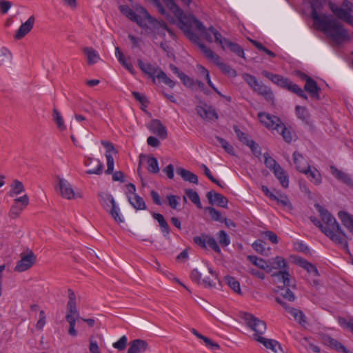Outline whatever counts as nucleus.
<instances>
[{
  "label": "nucleus",
  "instance_id": "1",
  "mask_svg": "<svg viewBox=\"0 0 353 353\" xmlns=\"http://www.w3.org/2000/svg\"><path fill=\"white\" fill-rule=\"evenodd\" d=\"M327 0H311L310 17L314 27L323 32L338 45L349 41L350 37L342 23L331 14H321Z\"/></svg>",
  "mask_w": 353,
  "mask_h": 353
},
{
  "label": "nucleus",
  "instance_id": "2",
  "mask_svg": "<svg viewBox=\"0 0 353 353\" xmlns=\"http://www.w3.org/2000/svg\"><path fill=\"white\" fill-rule=\"evenodd\" d=\"M119 10L123 15L136 22L143 29L144 33L150 35L153 39H156L157 37L164 38L167 32L172 38L175 37L172 30L168 28L164 21H159L152 17L143 7L137 8L138 13L128 6H121Z\"/></svg>",
  "mask_w": 353,
  "mask_h": 353
},
{
  "label": "nucleus",
  "instance_id": "3",
  "mask_svg": "<svg viewBox=\"0 0 353 353\" xmlns=\"http://www.w3.org/2000/svg\"><path fill=\"white\" fill-rule=\"evenodd\" d=\"M316 208L320 213L323 223L314 216L310 217L311 221L336 245L341 246L347 254H350L347 235L335 218L320 205H316Z\"/></svg>",
  "mask_w": 353,
  "mask_h": 353
},
{
  "label": "nucleus",
  "instance_id": "4",
  "mask_svg": "<svg viewBox=\"0 0 353 353\" xmlns=\"http://www.w3.org/2000/svg\"><path fill=\"white\" fill-rule=\"evenodd\" d=\"M192 20L195 25V28L200 32L201 36L207 41L210 43L214 41L219 44L223 50L229 49L230 52L234 53L238 57L245 59L244 50L239 44L223 37L221 33L212 26L206 29L203 23L196 17H192Z\"/></svg>",
  "mask_w": 353,
  "mask_h": 353
},
{
  "label": "nucleus",
  "instance_id": "5",
  "mask_svg": "<svg viewBox=\"0 0 353 353\" xmlns=\"http://www.w3.org/2000/svg\"><path fill=\"white\" fill-rule=\"evenodd\" d=\"M166 6L170 9V10L174 14L176 19L173 17H170L165 12V10L159 2V0H153L154 4L157 8L159 12L165 15L167 19L172 23H175L178 21V25L179 28L183 31V32L188 36V37L190 39V33H194L191 27H194L195 25L193 23L192 18L194 17V16H189L186 18V21H184L185 17H183V12L181 10V8L174 3V0H163ZM182 2L189 6L191 3V0H181Z\"/></svg>",
  "mask_w": 353,
  "mask_h": 353
},
{
  "label": "nucleus",
  "instance_id": "6",
  "mask_svg": "<svg viewBox=\"0 0 353 353\" xmlns=\"http://www.w3.org/2000/svg\"><path fill=\"white\" fill-rule=\"evenodd\" d=\"M190 40L199 46L205 57L215 64L223 74L230 77H235L237 75L236 70L228 64L221 61V57L206 46L196 34L190 33Z\"/></svg>",
  "mask_w": 353,
  "mask_h": 353
},
{
  "label": "nucleus",
  "instance_id": "7",
  "mask_svg": "<svg viewBox=\"0 0 353 353\" xmlns=\"http://www.w3.org/2000/svg\"><path fill=\"white\" fill-rule=\"evenodd\" d=\"M328 6L335 16L353 26V4L348 0L343 1V8H339L332 1H327Z\"/></svg>",
  "mask_w": 353,
  "mask_h": 353
},
{
  "label": "nucleus",
  "instance_id": "8",
  "mask_svg": "<svg viewBox=\"0 0 353 353\" xmlns=\"http://www.w3.org/2000/svg\"><path fill=\"white\" fill-rule=\"evenodd\" d=\"M243 319L246 325L254 332L253 337L255 340L257 337H261L265 332L267 327L265 321L249 313L244 314Z\"/></svg>",
  "mask_w": 353,
  "mask_h": 353
},
{
  "label": "nucleus",
  "instance_id": "9",
  "mask_svg": "<svg viewBox=\"0 0 353 353\" xmlns=\"http://www.w3.org/2000/svg\"><path fill=\"white\" fill-rule=\"evenodd\" d=\"M100 196H101V204L104 208L110 207L111 206L112 208L109 211L110 214H111L112 217L114 219V221L117 223H123V219L120 215V210L119 208L117 205L116 202L110 194H102Z\"/></svg>",
  "mask_w": 353,
  "mask_h": 353
},
{
  "label": "nucleus",
  "instance_id": "10",
  "mask_svg": "<svg viewBox=\"0 0 353 353\" xmlns=\"http://www.w3.org/2000/svg\"><path fill=\"white\" fill-rule=\"evenodd\" d=\"M29 204V197L27 194L17 198L14 200L10 210V216L12 219L17 218Z\"/></svg>",
  "mask_w": 353,
  "mask_h": 353
},
{
  "label": "nucleus",
  "instance_id": "11",
  "mask_svg": "<svg viewBox=\"0 0 353 353\" xmlns=\"http://www.w3.org/2000/svg\"><path fill=\"white\" fill-rule=\"evenodd\" d=\"M36 261V256L32 252L27 254H22L21 259L17 262L14 271L22 272L30 269Z\"/></svg>",
  "mask_w": 353,
  "mask_h": 353
},
{
  "label": "nucleus",
  "instance_id": "12",
  "mask_svg": "<svg viewBox=\"0 0 353 353\" xmlns=\"http://www.w3.org/2000/svg\"><path fill=\"white\" fill-rule=\"evenodd\" d=\"M59 188L61 196L67 199H72L75 196L77 197H81L79 193L75 194L71 184L65 179L58 177Z\"/></svg>",
  "mask_w": 353,
  "mask_h": 353
},
{
  "label": "nucleus",
  "instance_id": "13",
  "mask_svg": "<svg viewBox=\"0 0 353 353\" xmlns=\"http://www.w3.org/2000/svg\"><path fill=\"white\" fill-rule=\"evenodd\" d=\"M258 117L260 121L268 128L276 130L281 124L280 119L276 116L271 115L265 112H259Z\"/></svg>",
  "mask_w": 353,
  "mask_h": 353
},
{
  "label": "nucleus",
  "instance_id": "14",
  "mask_svg": "<svg viewBox=\"0 0 353 353\" xmlns=\"http://www.w3.org/2000/svg\"><path fill=\"white\" fill-rule=\"evenodd\" d=\"M35 22V17L32 15L28 20L22 23L14 35V38L17 40H20L23 38L28 32L32 29Z\"/></svg>",
  "mask_w": 353,
  "mask_h": 353
},
{
  "label": "nucleus",
  "instance_id": "15",
  "mask_svg": "<svg viewBox=\"0 0 353 353\" xmlns=\"http://www.w3.org/2000/svg\"><path fill=\"white\" fill-rule=\"evenodd\" d=\"M302 79L306 81L304 87L305 90L309 92L312 97L317 99H319V92L321 89L317 85L316 82L306 74H303Z\"/></svg>",
  "mask_w": 353,
  "mask_h": 353
},
{
  "label": "nucleus",
  "instance_id": "16",
  "mask_svg": "<svg viewBox=\"0 0 353 353\" xmlns=\"http://www.w3.org/2000/svg\"><path fill=\"white\" fill-rule=\"evenodd\" d=\"M197 114L206 120H215L218 119V114L212 106L204 105L196 108Z\"/></svg>",
  "mask_w": 353,
  "mask_h": 353
},
{
  "label": "nucleus",
  "instance_id": "17",
  "mask_svg": "<svg viewBox=\"0 0 353 353\" xmlns=\"http://www.w3.org/2000/svg\"><path fill=\"white\" fill-rule=\"evenodd\" d=\"M149 129L152 133L157 134L161 139H165L168 137L165 127L158 119H154L150 122Z\"/></svg>",
  "mask_w": 353,
  "mask_h": 353
},
{
  "label": "nucleus",
  "instance_id": "18",
  "mask_svg": "<svg viewBox=\"0 0 353 353\" xmlns=\"http://www.w3.org/2000/svg\"><path fill=\"white\" fill-rule=\"evenodd\" d=\"M330 172L336 179L343 182L349 187H353V181L347 173L339 170L334 165L330 166Z\"/></svg>",
  "mask_w": 353,
  "mask_h": 353
},
{
  "label": "nucleus",
  "instance_id": "19",
  "mask_svg": "<svg viewBox=\"0 0 353 353\" xmlns=\"http://www.w3.org/2000/svg\"><path fill=\"white\" fill-rule=\"evenodd\" d=\"M303 174L306 175L308 180L315 185H319L322 183L321 172L315 167H309Z\"/></svg>",
  "mask_w": 353,
  "mask_h": 353
},
{
  "label": "nucleus",
  "instance_id": "20",
  "mask_svg": "<svg viewBox=\"0 0 353 353\" xmlns=\"http://www.w3.org/2000/svg\"><path fill=\"white\" fill-rule=\"evenodd\" d=\"M148 348V343L141 339H135L130 343L128 353H142Z\"/></svg>",
  "mask_w": 353,
  "mask_h": 353
},
{
  "label": "nucleus",
  "instance_id": "21",
  "mask_svg": "<svg viewBox=\"0 0 353 353\" xmlns=\"http://www.w3.org/2000/svg\"><path fill=\"white\" fill-rule=\"evenodd\" d=\"M137 63L140 69L145 74L153 78V81H155V77L160 68L154 66L149 63H144L141 59L137 60Z\"/></svg>",
  "mask_w": 353,
  "mask_h": 353
},
{
  "label": "nucleus",
  "instance_id": "22",
  "mask_svg": "<svg viewBox=\"0 0 353 353\" xmlns=\"http://www.w3.org/2000/svg\"><path fill=\"white\" fill-rule=\"evenodd\" d=\"M248 259L257 268L265 271L267 273L271 272L270 259L265 261L261 258H259L256 256L249 255Z\"/></svg>",
  "mask_w": 353,
  "mask_h": 353
},
{
  "label": "nucleus",
  "instance_id": "23",
  "mask_svg": "<svg viewBox=\"0 0 353 353\" xmlns=\"http://www.w3.org/2000/svg\"><path fill=\"white\" fill-rule=\"evenodd\" d=\"M256 341L262 343L266 348L271 350L274 353L283 352L281 345L275 340L261 336L256 338Z\"/></svg>",
  "mask_w": 353,
  "mask_h": 353
},
{
  "label": "nucleus",
  "instance_id": "24",
  "mask_svg": "<svg viewBox=\"0 0 353 353\" xmlns=\"http://www.w3.org/2000/svg\"><path fill=\"white\" fill-rule=\"evenodd\" d=\"M207 198L210 204H217L220 207L225 208L228 204V199L219 193L210 191L207 194Z\"/></svg>",
  "mask_w": 353,
  "mask_h": 353
},
{
  "label": "nucleus",
  "instance_id": "25",
  "mask_svg": "<svg viewBox=\"0 0 353 353\" xmlns=\"http://www.w3.org/2000/svg\"><path fill=\"white\" fill-rule=\"evenodd\" d=\"M293 160L294 163L296 165V168L300 172L303 173L305 172V170L310 167L308 162L305 160V159L303 157L301 154L298 152H294L293 154Z\"/></svg>",
  "mask_w": 353,
  "mask_h": 353
},
{
  "label": "nucleus",
  "instance_id": "26",
  "mask_svg": "<svg viewBox=\"0 0 353 353\" xmlns=\"http://www.w3.org/2000/svg\"><path fill=\"white\" fill-rule=\"evenodd\" d=\"M276 276L279 282L283 283L285 287H295V284L291 283V276L289 274L288 269L279 270L278 272L272 274Z\"/></svg>",
  "mask_w": 353,
  "mask_h": 353
},
{
  "label": "nucleus",
  "instance_id": "27",
  "mask_svg": "<svg viewBox=\"0 0 353 353\" xmlns=\"http://www.w3.org/2000/svg\"><path fill=\"white\" fill-rule=\"evenodd\" d=\"M259 94L262 95L265 99L269 102H272L274 99V94L271 90L267 87L265 85L262 83L261 82L259 83V85H257L254 90Z\"/></svg>",
  "mask_w": 353,
  "mask_h": 353
},
{
  "label": "nucleus",
  "instance_id": "28",
  "mask_svg": "<svg viewBox=\"0 0 353 353\" xmlns=\"http://www.w3.org/2000/svg\"><path fill=\"white\" fill-rule=\"evenodd\" d=\"M176 173L185 181L195 184L198 183L197 176L189 170H187L183 168H177Z\"/></svg>",
  "mask_w": 353,
  "mask_h": 353
},
{
  "label": "nucleus",
  "instance_id": "29",
  "mask_svg": "<svg viewBox=\"0 0 353 353\" xmlns=\"http://www.w3.org/2000/svg\"><path fill=\"white\" fill-rule=\"evenodd\" d=\"M338 216L343 225L353 234V215L346 212L341 211L338 213Z\"/></svg>",
  "mask_w": 353,
  "mask_h": 353
},
{
  "label": "nucleus",
  "instance_id": "30",
  "mask_svg": "<svg viewBox=\"0 0 353 353\" xmlns=\"http://www.w3.org/2000/svg\"><path fill=\"white\" fill-rule=\"evenodd\" d=\"M128 199L132 206L137 210H145L146 208L144 200L137 194L128 195Z\"/></svg>",
  "mask_w": 353,
  "mask_h": 353
},
{
  "label": "nucleus",
  "instance_id": "31",
  "mask_svg": "<svg viewBox=\"0 0 353 353\" xmlns=\"http://www.w3.org/2000/svg\"><path fill=\"white\" fill-rule=\"evenodd\" d=\"M115 56L117 58L119 62L126 69L128 70L131 74H134L135 71L134 69L130 62H128L125 58V57L123 55V52L121 51L120 48L119 47H116L115 48Z\"/></svg>",
  "mask_w": 353,
  "mask_h": 353
},
{
  "label": "nucleus",
  "instance_id": "32",
  "mask_svg": "<svg viewBox=\"0 0 353 353\" xmlns=\"http://www.w3.org/2000/svg\"><path fill=\"white\" fill-rule=\"evenodd\" d=\"M274 176L279 181L283 188H287L289 186V178L286 172L280 166L273 171Z\"/></svg>",
  "mask_w": 353,
  "mask_h": 353
},
{
  "label": "nucleus",
  "instance_id": "33",
  "mask_svg": "<svg viewBox=\"0 0 353 353\" xmlns=\"http://www.w3.org/2000/svg\"><path fill=\"white\" fill-rule=\"evenodd\" d=\"M270 266H271V272L276 269L280 270L288 269V265L285 259L279 256L270 259Z\"/></svg>",
  "mask_w": 353,
  "mask_h": 353
},
{
  "label": "nucleus",
  "instance_id": "34",
  "mask_svg": "<svg viewBox=\"0 0 353 353\" xmlns=\"http://www.w3.org/2000/svg\"><path fill=\"white\" fill-rule=\"evenodd\" d=\"M83 52L86 54L88 64L97 63L100 59V56L97 51L91 47H85Z\"/></svg>",
  "mask_w": 353,
  "mask_h": 353
},
{
  "label": "nucleus",
  "instance_id": "35",
  "mask_svg": "<svg viewBox=\"0 0 353 353\" xmlns=\"http://www.w3.org/2000/svg\"><path fill=\"white\" fill-rule=\"evenodd\" d=\"M152 217L158 221L159 226L161 228V231L163 234V235L165 236H168L170 233V228L163 216L159 213L156 212L152 213Z\"/></svg>",
  "mask_w": 353,
  "mask_h": 353
},
{
  "label": "nucleus",
  "instance_id": "36",
  "mask_svg": "<svg viewBox=\"0 0 353 353\" xmlns=\"http://www.w3.org/2000/svg\"><path fill=\"white\" fill-rule=\"evenodd\" d=\"M284 88H287L288 90L296 94L304 99H307V97L305 94L304 91L298 85L293 83V82L289 79L287 80V83L286 85H285Z\"/></svg>",
  "mask_w": 353,
  "mask_h": 353
},
{
  "label": "nucleus",
  "instance_id": "37",
  "mask_svg": "<svg viewBox=\"0 0 353 353\" xmlns=\"http://www.w3.org/2000/svg\"><path fill=\"white\" fill-rule=\"evenodd\" d=\"M12 60V52L6 47L0 48V66L11 63Z\"/></svg>",
  "mask_w": 353,
  "mask_h": 353
},
{
  "label": "nucleus",
  "instance_id": "38",
  "mask_svg": "<svg viewBox=\"0 0 353 353\" xmlns=\"http://www.w3.org/2000/svg\"><path fill=\"white\" fill-rule=\"evenodd\" d=\"M326 343L331 348L338 352L342 351L344 353H350L341 343L333 338L328 337L326 340Z\"/></svg>",
  "mask_w": 353,
  "mask_h": 353
},
{
  "label": "nucleus",
  "instance_id": "39",
  "mask_svg": "<svg viewBox=\"0 0 353 353\" xmlns=\"http://www.w3.org/2000/svg\"><path fill=\"white\" fill-rule=\"evenodd\" d=\"M24 191L25 188L23 183L18 180H14L11 185V190L9 192L8 194L9 196L13 197L16 195H18L23 192Z\"/></svg>",
  "mask_w": 353,
  "mask_h": 353
},
{
  "label": "nucleus",
  "instance_id": "40",
  "mask_svg": "<svg viewBox=\"0 0 353 353\" xmlns=\"http://www.w3.org/2000/svg\"><path fill=\"white\" fill-rule=\"evenodd\" d=\"M65 319L70 325L68 334L72 336H76L77 335V332L75 330L76 321L81 319L80 316L77 317L76 315L66 314Z\"/></svg>",
  "mask_w": 353,
  "mask_h": 353
},
{
  "label": "nucleus",
  "instance_id": "41",
  "mask_svg": "<svg viewBox=\"0 0 353 353\" xmlns=\"http://www.w3.org/2000/svg\"><path fill=\"white\" fill-rule=\"evenodd\" d=\"M294 318L296 321H297L301 325H304L306 323L305 316L303 313L302 311L292 308L290 309L289 312Z\"/></svg>",
  "mask_w": 353,
  "mask_h": 353
},
{
  "label": "nucleus",
  "instance_id": "42",
  "mask_svg": "<svg viewBox=\"0 0 353 353\" xmlns=\"http://www.w3.org/2000/svg\"><path fill=\"white\" fill-rule=\"evenodd\" d=\"M53 120L57 124V128L60 130H65V125L64 123L63 119L60 114V112L56 109L54 108L53 110V114H52Z\"/></svg>",
  "mask_w": 353,
  "mask_h": 353
},
{
  "label": "nucleus",
  "instance_id": "43",
  "mask_svg": "<svg viewBox=\"0 0 353 353\" xmlns=\"http://www.w3.org/2000/svg\"><path fill=\"white\" fill-rule=\"evenodd\" d=\"M186 195L188 196L190 200L194 203L199 208H201V203L200 201V197L198 193L192 189H188L185 190Z\"/></svg>",
  "mask_w": 353,
  "mask_h": 353
},
{
  "label": "nucleus",
  "instance_id": "44",
  "mask_svg": "<svg viewBox=\"0 0 353 353\" xmlns=\"http://www.w3.org/2000/svg\"><path fill=\"white\" fill-rule=\"evenodd\" d=\"M299 263L300 266L307 270V272L313 274L314 276H317L319 274L316 268L311 263L304 259L299 260Z\"/></svg>",
  "mask_w": 353,
  "mask_h": 353
},
{
  "label": "nucleus",
  "instance_id": "45",
  "mask_svg": "<svg viewBox=\"0 0 353 353\" xmlns=\"http://www.w3.org/2000/svg\"><path fill=\"white\" fill-rule=\"evenodd\" d=\"M276 131L281 134L283 138V139L290 143L292 140V136L290 130H288L286 127L281 123V124L276 129Z\"/></svg>",
  "mask_w": 353,
  "mask_h": 353
},
{
  "label": "nucleus",
  "instance_id": "46",
  "mask_svg": "<svg viewBox=\"0 0 353 353\" xmlns=\"http://www.w3.org/2000/svg\"><path fill=\"white\" fill-rule=\"evenodd\" d=\"M263 157L265 166L272 172L274 170V169L277 168V167H280V165L277 163V162L268 153H265Z\"/></svg>",
  "mask_w": 353,
  "mask_h": 353
},
{
  "label": "nucleus",
  "instance_id": "47",
  "mask_svg": "<svg viewBox=\"0 0 353 353\" xmlns=\"http://www.w3.org/2000/svg\"><path fill=\"white\" fill-rule=\"evenodd\" d=\"M217 239L219 244L223 247H226L230 243V238L224 230L219 231L217 234Z\"/></svg>",
  "mask_w": 353,
  "mask_h": 353
},
{
  "label": "nucleus",
  "instance_id": "48",
  "mask_svg": "<svg viewBox=\"0 0 353 353\" xmlns=\"http://www.w3.org/2000/svg\"><path fill=\"white\" fill-rule=\"evenodd\" d=\"M225 281L230 288L236 293L241 294V288L239 282L232 276H226Z\"/></svg>",
  "mask_w": 353,
  "mask_h": 353
},
{
  "label": "nucleus",
  "instance_id": "49",
  "mask_svg": "<svg viewBox=\"0 0 353 353\" xmlns=\"http://www.w3.org/2000/svg\"><path fill=\"white\" fill-rule=\"evenodd\" d=\"M158 79L161 80L164 83L168 85L170 88H173L175 86V83L170 79L167 74L160 69L157 74L156 77Z\"/></svg>",
  "mask_w": 353,
  "mask_h": 353
},
{
  "label": "nucleus",
  "instance_id": "50",
  "mask_svg": "<svg viewBox=\"0 0 353 353\" xmlns=\"http://www.w3.org/2000/svg\"><path fill=\"white\" fill-rule=\"evenodd\" d=\"M265 243L263 241L257 240L253 243L252 248L256 252H259V254L268 256V250H265Z\"/></svg>",
  "mask_w": 353,
  "mask_h": 353
},
{
  "label": "nucleus",
  "instance_id": "51",
  "mask_svg": "<svg viewBox=\"0 0 353 353\" xmlns=\"http://www.w3.org/2000/svg\"><path fill=\"white\" fill-rule=\"evenodd\" d=\"M148 170L152 173H158L159 172V168L157 159L153 157L148 159Z\"/></svg>",
  "mask_w": 353,
  "mask_h": 353
},
{
  "label": "nucleus",
  "instance_id": "52",
  "mask_svg": "<svg viewBox=\"0 0 353 353\" xmlns=\"http://www.w3.org/2000/svg\"><path fill=\"white\" fill-rule=\"evenodd\" d=\"M216 139H217L219 144L221 145L223 148L230 154L234 155V148L232 145H230L226 140L224 139H222L219 137H216Z\"/></svg>",
  "mask_w": 353,
  "mask_h": 353
},
{
  "label": "nucleus",
  "instance_id": "53",
  "mask_svg": "<svg viewBox=\"0 0 353 353\" xmlns=\"http://www.w3.org/2000/svg\"><path fill=\"white\" fill-rule=\"evenodd\" d=\"M243 79L244 81L250 86V88L254 90L255 88L259 85V81L256 79L255 77L249 74H243Z\"/></svg>",
  "mask_w": 353,
  "mask_h": 353
},
{
  "label": "nucleus",
  "instance_id": "54",
  "mask_svg": "<svg viewBox=\"0 0 353 353\" xmlns=\"http://www.w3.org/2000/svg\"><path fill=\"white\" fill-rule=\"evenodd\" d=\"M206 246L208 245L211 249H212L216 253L221 252V249L218 245L215 239L211 236L206 235Z\"/></svg>",
  "mask_w": 353,
  "mask_h": 353
},
{
  "label": "nucleus",
  "instance_id": "55",
  "mask_svg": "<svg viewBox=\"0 0 353 353\" xmlns=\"http://www.w3.org/2000/svg\"><path fill=\"white\" fill-rule=\"evenodd\" d=\"M94 163H96V168L88 170L86 173L88 174H101L103 171V164L99 160L95 159Z\"/></svg>",
  "mask_w": 353,
  "mask_h": 353
},
{
  "label": "nucleus",
  "instance_id": "56",
  "mask_svg": "<svg viewBox=\"0 0 353 353\" xmlns=\"http://www.w3.org/2000/svg\"><path fill=\"white\" fill-rule=\"evenodd\" d=\"M101 143L106 150L105 154L112 156L113 154H117V150L111 142L102 140Z\"/></svg>",
  "mask_w": 353,
  "mask_h": 353
},
{
  "label": "nucleus",
  "instance_id": "57",
  "mask_svg": "<svg viewBox=\"0 0 353 353\" xmlns=\"http://www.w3.org/2000/svg\"><path fill=\"white\" fill-rule=\"evenodd\" d=\"M234 131L236 132V134L238 139L243 143L245 144L246 145H248L250 144V143L252 142V140H250L249 139L248 136L246 134H245L244 132H241L240 130L235 128Z\"/></svg>",
  "mask_w": 353,
  "mask_h": 353
},
{
  "label": "nucleus",
  "instance_id": "58",
  "mask_svg": "<svg viewBox=\"0 0 353 353\" xmlns=\"http://www.w3.org/2000/svg\"><path fill=\"white\" fill-rule=\"evenodd\" d=\"M206 210L208 211L210 215L211 216L212 219L216 221L223 222V219L221 216V213L216 210L215 208L212 207H208L206 208Z\"/></svg>",
  "mask_w": 353,
  "mask_h": 353
},
{
  "label": "nucleus",
  "instance_id": "59",
  "mask_svg": "<svg viewBox=\"0 0 353 353\" xmlns=\"http://www.w3.org/2000/svg\"><path fill=\"white\" fill-rule=\"evenodd\" d=\"M107 160V170L105 171V174H110L114 171V161L113 156L105 154Z\"/></svg>",
  "mask_w": 353,
  "mask_h": 353
},
{
  "label": "nucleus",
  "instance_id": "60",
  "mask_svg": "<svg viewBox=\"0 0 353 353\" xmlns=\"http://www.w3.org/2000/svg\"><path fill=\"white\" fill-rule=\"evenodd\" d=\"M281 295L289 301H294L295 300L294 293L288 288V287H287V288L281 289Z\"/></svg>",
  "mask_w": 353,
  "mask_h": 353
},
{
  "label": "nucleus",
  "instance_id": "61",
  "mask_svg": "<svg viewBox=\"0 0 353 353\" xmlns=\"http://www.w3.org/2000/svg\"><path fill=\"white\" fill-rule=\"evenodd\" d=\"M128 342L126 336H121L119 341L113 343V347L119 350H123L125 348Z\"/></svg>",
  "mask_w": 353,
  "mask_h": 353
},
{
  "label": "nucleus",
  "instance_id": "62",
  "mask_svg": "<svg viewBox=\"0 0 353 353\" xmlns=\"http://www.w3.org/2000/svg\"><path fill=\"white\" fill-rule=\"evenodd\" d=\"M296 113L297 117L303 121L306 120L309 115L307 109L299 105L296 107Z\"/></svg>",
  "mask_w": 353,
  "mask_h": 353
},
{
  "label": "nucleus",
  "instance_id": "63",
  "mask_svg": "<svg viewBox=\"0 0 353 353\" xmlns=\"http://www.w3.org/2000/svg\"><path fill=\"white\" fill-rule=\"evenodd\" d=\"M167 199L168 201L169 205L172 209H176V208L179 203L180 197L178 196L173 195V194H170V195L167 196Z\"/></svg>",
  "mask_w": 353,
  "mask_h": 353
},
{
  "label": "nucleus",
  "instance_id": "64",
  "mask_svg": "<svg viewBox=\"0 0 353 353\" xmlns=\"http://www.w3.org/2000/svg\"><path fill=\"white\" fill-rule=\"evenodd\" d=\"M288 79L285 78V77H282L281 75L274 74L273 76L272 79H271V81L274 83H275V84H276V85H279V86H281L282 88H284L285 85H286Z\"/></svg>",
  "mask_w": 353,
  "mask_h": 353
}]
</instances>
